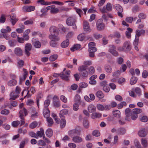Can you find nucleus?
<instances>
[{"label":"nucleus","mask_w":148,"mask_h":148,"mask_svg":"<svg viewBox=\"0 0 148 148\" xmlns=\"http://www.w3.org/2000/svg\"><path fill=\"white\" fill-rule=\"evenodd\" d=\"M28 88H27V92L26 95L24 97V98H25L26 97H27V98H29L31 96V95L29 94V91H30L32 94H34L36 92L35 88L34 87L32 86L31 88L29 90H28Z\"/></svg>","instance_id":"dca6fc26"},{"label":"nucleus","mask_w":148,"mask_h":148,"mask_svg":"<svg viewBox=\"0 0 148 148\" xmlns=\"http://www.w3.org/2000/svg\"><path fill=\"white\" fill-rule=\"evenodd\" d=\"M25 28V26L23 25H22L21 28H18L16 29V31L18 33H22L23 31V29Z\"/></svg>","instance_id":"13d9d810"},{"label":"nucleus","mask_w":148,"mask_h":148,"mask_svg":"<svg viewBox=\"0 0 148 148\" xmlns=\"http://www.w3.org/2000/svg\"><path fill=\"white\" fill-rule=\"evenodd\" d=\"M84 29L85 31H88L90 29V26L89 23L87 21H84L83 23Z\"/></svg>","instance_id":"aec40b11"},{"label":"nucleus","mask_w":148,"mask_h":148,"mask_svg":"<svg viewBox=\"0 0 148 148\" xmlns=\"http://www.w3.org/2000/svg\"><path fill=\"white\" fill-rule=\"evenodd\" d=\"M132 29L130 28H128L126 32V35L127 37L129 38L131 37V33L132 32Z\"/></svg>","instance_id":"f704fd0d"},{"label":"nucleus","mask_w":148,"mask_h":148,"mask_svg":"<svg viewBox=\"0 0 148 148\" xmlns=\"http://www.w3.org/2000/svg\"><path fill=\"white\" fill-rule=\"evenodd\" d=\"M105 70L106 72L108 73H110L112 71V68L110 65H108L105 66Z\"/></svg>","instance_id":"cd10ccee"},{"label":"nucleus","mask_w":148,"mask_h":148,"mask_svg":"<svg viewBox=\"0 0 148 148\" xmlns=\"http://www.w3.org/2000/svg\"><path fill=\"white\" fill-rule=\"evenodd\" d=\"M10 100H15L19 96V95L18 94L15 95L14 92V91L10 93Z\"/></svg>","instance_id":"b1692460"},{"label":"nucleus","mask_w":148,"mask_h":148,"mask_svg":"<svg viewBox=\"0 0 148 148\" xmlns=\"http://www.w3.org/2000/svg\"><path fill=\"white\" fill-rule=\"evenodd\" d=\"M23 71L24 73L23 74V77L20 78V80L21 81L24 80L26 79L28 73V72L25 69H23Z\"/></svg>","instance_id":"c9c22d12"},{"label":"nucleus","mask_w":148,"mask_h":148,"mask_svg":"<svg viewBox=\"0 0 148 148\" xmlns=\"http://www.w3.org/2000/svg\"><path fill=\"white\" fill-rule=\"evenodd\" d=\"M142 112V110L140 108H135L133 109V112L136 114L141 113Z\"/></svg>","instance_id":"5fc2aeb1"},{"label":"nucleus","mask_w":148,"mask_h":148,"mask_svg":"<svg viewBox=\"0 0 148 148\" xmlns=\"http://www.w3.org/2000/svg\"><path fill=\"white\" fill-rule=\"evenodd\" d=\"M32 45L35 47L37 48H39L41 47V43L38 41H36L33 42L32 43Z\"/></svg>","instance_id":"c85d7f7f"},{"label":"nucleus","mask_w":148,"mask_h":148,"mask_svg":"<svg viewBox=\"0 0 148 148\" xmlns=\"http://www.w3.org/2000/svg\"><path fill=\"white\" fill-rule=\"evenodd\" d=\"M73 141L76 143H80L82 142L83 139L82 138L79 136H74L72 139Z\"/></svg>","instance_id":"f8f14e48"},{"label":"nucleus","mask_w":148,"mask_h":148,"mask_svg":"<svg viewBox=\"0 0 148 148\" xmlns=\"http://www.w3.org/2000/svg\"><path fill=\"white\" fill-rule=\"evenodd\" d=\"M101 116V115L97 112H94L92 114L91 117L92 119H94L97 118H100Z\"/></svg>","instance_id":"a19ab883"},{"label":"nucleus","mask_w":148,"mask_h":148,"mask_svg":"<svg viewBox=\"0 0 148 148\" xmlns=\"http://www.w3.org/2000/svg\"><path fill=\"white\" fill-rule=\"evenodd\" d=\"M106 7L107 10L108 11H110L112 10V7L111 4L110 3H109L107 4Z\"/></svg>","instance_id":"680f3d73"},{"label":"nucleus","mask_w":148,"mask_h":148,"mask_svg":"<svg viewBox=\"0 0 148 148\" xmlns=\"http://www.w3.org/2000/svg\"><path fill=\"white\" fill-rule=\"evenodd\" d=\"M81 47V45L79 44H77L74 45L71 48V50L73 52L76 50Z\"/></svg>","instance_id":"a878e982"},{"label":"nucleus","mask_w":148,"mask_h":148,"mask_svg":"<svg viewBox=\"0 0 148 148\" xmlns=\"http://www.w3.org/2000/svg\"><path fill=\"white\" fill-rule=\"evenodd\" d=\"M148 118L147 116H143L140 119V120L143 122H146L148 121Z\"/></svg>","instance_id":"0e129e2a"},{"label":"nucleus","mask_w":148,"mask_h":148,"mask_svg":"<svg viewBox=\"0 0 148 148\" xmlns=\"http://www.w3.org/2000/svg\"><path fill=\"white\" fill-rule=\"evenodd\" d=\"M44 130L42 128H40V131H38L36 132V136H37V138L38 137H41L42 136L43 133H44Z\"/></svg>","instance_id":"7c9ffc66"},{"label":"nucleus","mask_w":148,"mask_h":148,"mask_svg":"<svg viewBox=\"0 0 148 148\" xmlns=\"http://www.w3.org/2000/svg\"><path fill=\"white\" fill-rule=\"evenodd\" d=\"M46 135L49 137H51L53 135V132L51 129H48L46 132Z\"/></svg>","instance_id":"72a5a7b5"},{"label":"nucleus","mask_w":148,"mask_h":148,"mask_svg":"<svg viewBox=\"0 0 148 148\" xmlns=\"http://www.w3.org/2000/svg\"><path fill=\"white\" fill-rule=\"evenodd\" d=\"M57 41H54L51 40L50 42V45L52 47H55L57 46Z\"/></svg>","instance_id":"e2e57ef3"},{"label":"nucleus","mask_w":148,"mask_h":148,"mask_svg":"<svg viewBox=\"0 0 148 148\" xmlns=\"http://www.w3.org/2000/svg\"><path fill=\"white\" fill-rule=\"evenodd\" d=\"M85 37V35L84 33H82L79 34L77 36V39L78 40L82 41Z\"/></svg>","instance_id":"79ce46f5"},{"label":"nucleus","mask_w":148,"mask_h":148,"mask_svg":"<svg viewBox=\"0 0 148 148\" xmlns=\"http://www.w3.org/2000/svg\"><path fill=\"white\" fill-rule=\"evenodd\" d=\"M58 55L57 54H54L51 56L49 57V60L50 61H54L58 58Z\"/></svg>","instance_id":"8fccbe9b"},{"label":"nucleus","mask_w":148,"mask_h":148,"mask_svg":"<svg viewBox=\"0 0 148 148\" xmlns=\"http://www.w3.org/2000/svg\"><path fill=\"white\" fill-rule=\"evenodd\" d=\"M110 36L113 38H119L121 36L120 33L117 32H115L113 35H110Z\"/></svg>","instance_id":"de8ad7c7"},{"label":"nucleus","mask_w":148,"mask_h":148,"mask_svg":"<svg viewBox=\"0 0 148 148\" xmlns=\"http://www.w3.org/2000/svg\"><path fill=\"white\" fill-rule=\"evenodd\" d=\"M96 96L100 98H102L104 96V94L103 93L102 91L101 90H99L97 91L95 94Z\"/></svg>","instance_id":"2f4dec72"},{"label":"nucleus","mask_w":148,"mask_h":148,"mask_svg":"<svg viewBox=\"0 0 148 148\" xmlns=\"http://www.w3.org/2000/svg\"><path fill=\"white\" fill-rule=\"evenodd\" d=\"M49 38L51 40L54 41H58L60 39V37L58 36V34L50 35Z\"/></svg>","instance_id":"9d476101"},{"label":"nucleus","mask_w":148,"mask_h":148,"mask_svg":"<svg viewBox=\"0 0 148 148\" xmlns=\"http://www.w3.org/2000/svg\"><path fill=\"white\" fill-rule=\"evenodd\" d=\"M123 47L125 49V51H129L131 49V44L129 41H125L123 45Z\"/></svg>","instance_id":"4468645a"},{"label":"nucleus","mask_w":148,"mask_h":148,"mask_svg":"<svg viewBox=\"0 0 148 148\" xmlns=\"http://www.w3.org/2000/svg\"><path fill=\"white\" fill-rule=\"evenodd\" d=\"M32 48V45L29 43H27L25 45V54L28 56H29L30 54L29 51H30Z\"/></svg>","instance_id":"423d86ee"},{"label":"nucleus","mask_w":148,"mask_h":148,"mask_svg":"<svg viewBox=\"0 0 148 148\" xmlns=\"http://www.w3.org/2000/svg\"><path fill=\"white\" fill-rule=\"evenodd\" d=\"M121 73V71L120 70H118L114 72L112 74V76L113 77L117 78L120 75Z\"/></svg>","instance_id":"ea45409f"},{"label":"nucleus","mask_w":148,"mask_h":148,"mask_svg":"<svg viewBox=\"0 0 148 148\" xmlns=\"http://www.w3.org/2000/svg\"><path fill=\"white\" fill-rule=\"evenodd\" d=\"M74 101L76 103L80 104L81 103L82 101L80 96L76 94L74 97Z\"/></svg>","instance_id":"bb28decb"},{"label":"nucleus","mask_w":148,"mask_h":148,"mask_svg":"<svg viewBox=\"0 0 148 148\" xmlns=\"http://www.w3.org/2000/svg\"><path fill=\"white\" fill-rule=\"evenodd\" d=\"M132 113L131 110L129 108H127L125 110V114L126 116L125 118V120L130 121V118L129 117L131 116Z\"/></svg>","instance_id":"ddd939ff"},{"label":"nucleus","mask_w":148,"mask_h":148,"mask_svg":"<svg viewBox=\"0 0 148 148\" xmlns=\"http://www.w3.org/2000/svg\"><path fill=\"white\" fill-rule=\"evenodd\" d=\"M135 92L136 95H137L138 97H140L142 95V92L141 89L138 87H136L135 88L132 89Z\"/></svg>","instance_id":"f3484780"},{"label":"nucleus","mask_w":148,"mask_h":148,"mask_svg":"<svg viewBox=\"0 0 148 148\" xmlns=\"http://www.w3.org/2000/svg\"><path fill=\"white\" fill-rule=\"evenodd\" d=\"M114 116L117 118H119L120 116V112L119 110H116L113 112Z\"/></svg>","instance_id":"49530a36"},{"label":"nucleus","mask_w":148,"mask_h":148,"mask_svg":"<svg viewBox=\"0 0 148 148\" xmlns=\"http://www.w3.org/2000/svg\"><path fill=\"white\" fill-rule=\"evenodd\" d=\"M83 124L85 127L87 128L89 126V123L86 119H84L83 121Z\"/></svg>","instance_id":"bf43d9fd"},{"label":"nucleus","mask_w":148,"mask_h":148,"mask_svg":"<svg viewBox=\"0 0 148 148\" xmlns=\"http://www.w3.org/2000/svg\"><path fill=\"white\" fill-rule=\"evenodd\" d=\"M145 32V31L144 29H137L136 31L135 38V44L137 43L138 42L139 38L142 35L144 34Z\"/></svg>","instance_id":"39448f33"},{"label":"nucleus","mask_w":148,"mask_h":148,"mask_svg":"<svg viewBox=\"0 0 148 148\" xmlns=\"http://www.w3.org/2000/svg\"><path fill=\"white\" fill-rule=\"evenodd\" d=\"M137 80V78L134 77H132L130 80V84L131 85H134L136 84Z\"/></svg>","instance_id":"37998d69"},{"label":"nucleus","mask_w":148,"mask_h":148,"mask_svg":"<svg viewBox=\"0 0 148 148\" xmlns=\"http://www.w3.org/2000/svg\"><path fill=\"white\" fill-rule=\"evenodd\" d=\"M35 7L34 6H31L28 7H25L23 8V11L24 12H30L34 10Z\"/></svg>","instance_id":"4be33fe9"},{"label":"nucleus","mask_w":148,"mask_h":148,"mask_svg":"<svg viewBox=\"0 0 148 148\" xmlns=\"http://www.w3.org/2000/svg\"><path fill=\"white\" fill-rule=\"evenodd\" d=\"M68 111L67 110L64 109L61 110L59 113L60 117V118H65L64 115L68 113Z\"/></svg>","instance_id":"6ab92c4d"},{"label":"nucleus","mask_w":148,"mask_h":148,"mask_svg":"<svg viewBox=\"0 0 148 148\" xmlns=\"http://www.w3.org/2000/svg\"><path fill=\"white\" fill-rule=\"evenodd\" d=\"M33 21L32 19L27 20L24 22V24L25 25H32L33 23Z\"/></svg>","instance_id":"338daca9"},{"label":"nucleus","mask_w":148,"mask_h":148,"mask_svg":"<svg viewBox=\"0 0 148 148\" xmlns=\"http://www.w3.org/2000/svg\"><path fill=\"white\" fill-rule=\"evenodd\" d=\"M60 77L64 80L67 81L69 80V76L65 75L63 72L60 73Z\"/></svg>","instance_id":"58836bf2"},{"label":"nucleus","mask_w":148,"mask_h":148,"mask_svg":"<svg viewBox=\"0 0 148 148\" xmlns=\"http://www.w3.org/2000/svg\"><path fill=\"white\" fill-rule=\"evenodd\" d=\"M50 114V112L48 109H44L43 111V115L44 117L47 118L49 117Z\"/></svg>","instance_id":"393cba45"},{"label":"nucleus","mask_w":148,"mask_h":148,"mask_svg":"<svg viewBox=\"0 0 148 148\" xmlns=\"http://www.w3.org/2000/svg\"><path fill=\"white\" fill-rule=\"evenodd\" d=\"M59 12V9L57 8H56L55 6L54 5V7H53L52 10H50V12L52 14H55L58 13Z\"/></svg>","instance_id":"4c0bfd02"},{"label":"nucleus","mask_w":148,"mask_h":148,"mask_svg":"<svg viewBox=\"0 0 148 148\" xmlns=\"http://www.w3.org/2000/svg\"><path fill=\"white\" fill-rule=\"evenodd\" d=\"M17 82L14 79H12L9 81L8 83L9 86H12L15 85L16 84Z\"/></svg>","instance_id":"e433bc0d"},{"label":"nucleus","mask_w":148,"mask_h":148,"mask_svg":"<svg viewBox=\"0 0 148 148\" xmlns=\"http://www.w3.org/2000/svg\"><path fill=\"white\" fill-rule=\"evenodd\" d=\"M8 43L11 47H14L16 45V41L14 40H9Z\"/></svg>","instance_id":"052dcab7"},{"label":"nucleus","mask_w":148,"mask_h":148,"mask_svg":"<svg viewBox=\"0 0 148 148\" xmlns=\"http://www.w3.org/2000/svg\"><path fill=\"white\" fill-rule=\"evenodd\" d=\"M115 8L118 12L119 11L123 12V9L122 7L119 4H117L116 5Z\"/></svg>","instance_id":"3c124183"},{"label":"nucleus","mask_w":148,"mask_h":148,"mask_svg":"<svg viewBox=\"0 0 148 148\" xmlns=\"http://www.w3.org/2000/svg\"><path fill=\"white\" fill-rule=\"evenodd\" d=\"M92 134L93 136L96 137L99 136L100 134L99 132L97 130H95L93 131Z\"/></svg>","instance_id":"4d7b16f0"},{"label":"nucleus","mask_w":148,"mask_h":148,"mask_svg":"<svg viewBox=\"0 0 148 148\" xmlns=\"http://www.w3.org/2000/svg\"><path fill=\"white\" fill-rule=\"evenodd\" d=\"M138 135L140 137H145L147 134V132L145 131V128L141 129L138 133Z\"/></svg>","instance_id":"2eb2a0df"},{"label":"nucleus","mask_w":148,"mask_h":148,"mask_svg":"<svg viewBox=\"0 0 148 148\" xmlns=\"http://www.w3.org/2000/svg\"><path fill=\"white\" fill-rule=\"evenodd\" d=\"M61 121L60 123V126L61 128H63L65 127L66 124V121L64 118H61Z\"/></svg>","instance_id":"a18cd8bd"},{"label":"nucleus","mask_w":148,"mask_h":148,"mask_svg":"<svg viewBox=\"0 0 148 148\" xmlns=\"http://www.w3.org/2000/svg\"><path fill=\"white\" fill-rule=\"evenodd\" d=\"M103 89L104 91L107 92H109L110 88L107 85L106 86H104L103 88Z\"/></svg>","instance_id":"774afa93"},{"label":"nucleus","mask_w":148,"mask_h":148,"mask_svg":"<svg viewBox=\"0 0 148 148\" xmlns=\"http://www.w3.org/2000/svg\"><path fill=\"white\" fill-rule=\"evenodd\" d=\"M87 69V66L83 65L80 66L78 67V71L80 72L83 77H86L88 76V73L86 71Z\"/></svg>","instance_id":"f03ea898"},{"label":"nucleus","mask_w":148,"mask_h":148,"mask_svg":"<svg viewBox=\"0 0 148 148\" xmlns=\"http://www.w3.org/2000/svg\"><path fill=\"white\" fill-rule=\"evenodd\" d=\"M141 143L144 147L146 148L147 147V141L146 139L142 138L141 139Z\"/></svg>","instance_id":"c03bdc74"},{"label":"nucleus","mask_w":148,"mask_h":148,"mask_svg":"<svg viewBox=\"0 0 148 148\" xmlns=\"http://www.w3.org/2000/svg\"><path fill=\"white\" fill-rule=\"evenodd\" d=\"M126 132L125 129L124 128H121L117 130L118 134L120 135L124 134Z\"/></svg>","instance_id":"473e14b6"},{"label":"nucleus","mask_w":148,"mask_h":148,"mask_svg":"<svg viewBox=\"0 0 148 148\" xmlns=\"http://www.w3.org/2000/svg\"><path fill=\"white\" fill-rule=\"evenodd\" d=\"M41 12L42 13L41 14H40L39 13H38V14L40 17L42 18L45 15V14L47 12V11L46 9L44 8L41 9Z\"/></svg>","instance_id":"09e8293b"},{"label":"nucleus","mask_w":148,"mask_h":148,"mask_svg":"<svg viewBox=\"0 0 148 148\" xmlns=\"http://www.w3.org/2000/svg\"><path fill=\"white\" fill-rule=\"evenodd\" d=\"M14 53L18 56H22L23 53V51L21 48L17 47L15 48L14 50Z\"/></svg>","instance_id":"9b49d317"},{"label":"nucleus","mask_w":148,"mask_h":148,"mask_svg":"<svg viewBox=\"0 0 148 148\" xmlns=\"http://www.w3.org/2000/svg\"><path fill=\"white\" fill-rule=\"evenodd\" d=\"M88 110L89 112L92 113L96 111V108L94 105L90 104L88 106Z\"/></svg>","instance_id":"412c9836"},{"label":"nucleus","mask_w":148,"mask_h":148,"mask_svg":"<svg viewBox=\"0 0 148 148\" xmlns=\"http://www.w3.org/2000/svg\"><path fill=\"white\" fill-rule=\"evenodd\" d=\"M116 47L114 45H110L109 46L108 51L113 56L117 57L119 55L118 52L116 51Z\"/></svg>","instance_id":"7ed1b4c3"},{"label":"nucleus","mask_w":148,"mask_h":148,"mask_svg":"<svg viewBox=\"0 0 148 148\" xmlns=\"http://www.w3.org/2000/svg\"><path fill=\"white\" fill-rule=\"evenodd\" d=\"M69 44V40L66 39L65 40L63 41L61 43V46L62 48H66L68 46Z\"/></svg>","instance_id":"5701e85b"},{"label":"nucleus","mask_w":148,"mask_h":148,"mask_svg":"<svg viewBox=\"0 0 148 148\" xmlns=\"http://www.w3.org/2000/svg\"><path fill=\"white\" fill-rule=\"evenodd\" d=\"M134 143L135 146L137 148H142L140 143L137 140H135Z\"/></svg>","instance_id":"864d4df0"},{"label":"nucleus","mask_w":148,"mask_h":148,"mask_svg":"<svg viewBox=\"0 0 148 148\" xmlns=\"http://www.w3.org/2000/svg\"><path fill=\"white\" fill-rule=\"evenodd\" d=\"M5 16L3 14H2L0 18V23H4L5 21Z\"/></svg>","instance_id":"69168bd1"},{"label":"nucleus","mask_w":148,"mask_h":148,"mask_svg":"<svg viewBox=\"0 0 148 148\" xmlns=\"http://www.w3.org/2000/svg\"><path fill=\"white\" fill-rule=\"evenodd\" d=\"M76 21V18L75 16H72L67 18L66 21L67 25L68 26H72L74 29H77V26L75 24Z\"/></svg>","instance_id":"f257e3e1"},{"label":"nucleus","mask_w":148,"mask_h":148,"mask_svg":"<svg viewBox=\"0 0 148 148\" xmlns=\"http://www.w3.org/2000/svg\"><path fill=\"white\" fill-rule=\"evenodd\" d=\"M10 21L13 25H14L18 21V19L16 18L15 14H12L10 16Z\"/></svg>","instance_id":"0eeeda50"},{"label":"nucleus","mask_w":148,"mask_h":148,"mask_svg":"<svg viewBox=\"0 0 148 148\" xmlns=\"http://www.w3.org/2000/svg\"><path fill=\"white\" fill-rule=\"evenodd\" d=\"M23 111H20L19 112L20 114L19 117L21 119V125H22L25 124V122L24 121V119L23 118Z\"/></svg>","instance_id":"c756f323"},{"label":"nucleus","mask_w":148,"mask_h":148,"mask_svg":"<svg viewBox=\"0 0 148 148\" xmlns=\"http://www.w3.org/2000/svg\"><path fill=\"white\" fill-rule=\"evenodd\" d=\"M97 48L95 47L89 48L88 51L89 52V57L92 58L94 57V53L97 51Z\"/></svg>","instance_id":"6e6552de"},{"label":"nucleus","mask_w":148,"mask_h":148,"mask_svg":"<svg viewBox=\"0 0 148 148\" xmlns=\"http://www.w3.org/2000/svg\"><path fill=\"white\" fill-rule=\"evenodd\" d=\"M50 35L54 34H58L57 28L55 26L51 27L49 29Z\"/></svg>","instance_id":"a211bd4d"},{"label":"nucleus","mask_w":148,"mask_h":148,"mask_svg":"<svg viewBox=\"0 0 148 148\" xmlns=\"http://www.w3.org/2000/svg\"><path fill=\"white\" fill-rule=\"evenodd\" d=\"M68 134L71 137H72L75 135H79L80 132L77 129H73L69 131L68 132Z\"/></svg>","instance_id":"1a4fd4ad"},{"label":"nucleus","mask_w":148,"mask_h":148,"mask_svg":"<svg viewBox=\"0 0 148 148\" xmlns=\"http://www.w3.org/2000/svg\"><path fill=\"white\" fill-rule=\"evenodd\" d=\"M96 27L98 30L100 31L104 29L105 25L101 19H99L97 21Z\"/></svg>","instance_id":"20e7f679"},{"label":"nucleus","mask_w":148,"mask_h":148,"mask_svg":"<svg viewBox=\"0 0 148 148\" xmlns=\"http://www.w3.org/2000/svg\"><path fill=\"white\" fill-rule=\"evenodd\" d=\"M47 119V121L48 123V125L49 126H51L53 123L52 119L50 117H48Z\"/></svg>","instance_id":"6e6d98bb"},{"label":"nucleus","mask_w":148,"mask_h":148,"mask_svg":"<svg viewBox=\"0 0 148 148\" xmlns=\"http://www.w3.org/2000/svg\"><path fill=\"white\" fill-rule=\"evenodd\" d=\"M38 125V123L37 122L35 121L32 123L30 125L29 127L31 129H34Z\"/></svg>","instance_id":"603ef678"}]
</instances>
